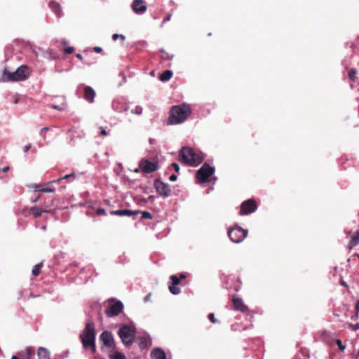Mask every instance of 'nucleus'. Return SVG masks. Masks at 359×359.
<instances>
[{"instance_id": "nucleus-1", "label": "nucleus", "mask_w": 359, "mask_h": 359, "mask_svg": "<svg viewBox=\"0 0 359 359\" xmlns=\"http://www.w3.org/2000/svg\"><path fill=\"white\" fill-rule=\"evenodd\" d=\"M191 114V108L188 104L173 106L170 111L168 123L169 125L180 124L184 122Z\"/></svg>"}, {"instance_id": "nucleus-2", "label": "nucleus", "mask_w": 359, "mask_h": 359, "mask_svg": "<svg viewBox=\"0 0 359 359\" xmlns=\"http://www.w3.org/2000/svg\"><path fill=\"white\" fill-rule=\"evenodd\" d=\"M31 74V69L27 65H21L15 72L4 69L2 74V81L4 82H17L27 79Z\"/></svg>"}, {"instance_id": "nucleus-3", "label": "nucleus", "mask_w": 359, "mask_h": 359, "mask_svg": "<svg viewBox=\"0 0 359 359\" xmlns=\"http://www.w3.org/2000/svg\"><path fill=\"white\" fill-rule=\"evenodd\" d=\"M180 160L186 165L197 166L203 161L201 154L196 153L192 148L183 147L179 154Z\"/></svg>"}, {"instance_id": "nucleus-4", "label": "nucleus", "mask_w": 359, "mask_h": 359, "mask_svg": "<svg viewBox=\"0 0 359 359\" xmlns=\"http://www.w3.org/2000/svg\"><path fill=\"white\" fill-rule=\"evenodd\" d=\"M136 332V328L133 325H123L118 331V334L121 339L123 344L129 346L134 342V337Z\"/></svg>"}, {"instance_id": "nucleus-5", "label": "nucleus", "mask_w": 359, "mask_h": 359, "mask_svg": "<svg viewBox=\"0 0 359 359\" xmlns=\"http://www.w3.org/2000/svg\"><path fill=\"white\" fill-rule=\"evenodd\" d=\"M247 235L248 230L238 225L230 228L228 231V236L230 240L235 243L242 242L246 238Z\"/></svg>"}, {"instance_id": "nucleus-6", "label": "nucleus", "mask_w": 359, "mask_h": 359, "mask_svg": "<svg viewBox=\"0 0 359 359\" xmlns=\"http://www.w3.org/2000/svg\"><path fill=\"white\" fill-rule=\"evenodd\" d=\"M215 169L208 163H205L196 172V178L200 184L207 182L208 179L213 175Z\"/></svg>"}, {"instance_id": "nucleus-7", "label": "nucleus", "mask_w": 359, "mask_h": 359, "mask_svg": "<svg viewBox=\"0 0 359 359\" xmlns=\"http://www.w3.org/2000/svg\"><path fill=\"white\" fill-rule=\"evenodd\" d=\"M154 187L157 193L163 198H168L171 195L170 185L159 179L154 181Z\"/></svg>"}, {"instance_id": "nucleus-8", "label": "nucleus", "mask_w": 359, "mask_h": 359, "mask_svg": "<svg viewBox=\"0 0 359 359\" xmlns=\"http://www.w3.org/2000/svg\"><path fill=\"white\" fill-rule=\"evenodd\" d=\"M257 209V206L255 201L252 199H248L242 203L239 215H248L254 212Z\"/></svg>"}, {"instance_id": "nucleus-9", "label": "nucleus", "mask_w": 359, "mask_h": 359, "mask_svg": "<svg viewBox=\"0 0 359 359\" xmlns=\"http://www.w3.org/2000/svg\"><path fill=\"white\" fill-rule=\"evenodd\" d=\"M123 309V304L121 300H117L114 304L109 305L105 313L109 317H114L118 316Z\"/></svg>"}, {"instance_id": "nucleus-10", "label": "nucleus", "mask_w": 359, "mask_h": 359, "mask_svg": "<svg viewBox=\"0 0 359 359\" xmlns=\"http://www.w3.org/2000/svg\"><path fill=\"white\" fill-rule=\"evenodd\" d=\"M140 168L144 173H151L158 169V163L147 159H142L140 163Z\"/></svg>"}, {"instance_id": "nucleus-11", "label": "nucleus", "mask_w": 359, "mask_h": 359, "mask_svg": "<svg viewBox=\"0 0 359 359\" xmlns=\"http://www.w3.org/2000/svg\"><path fill=\"white\" fill-rule=\"evenodd\" d=\"M102 345L107 348H114L115 346L113 335L108 331H104L100 337Z\"/></svg>"}, {"instance_id": "nucleus-12", "label": "nucleus", "mask_w": 359, "mask_h": 359, "mask_svg": "<svg viewBox=\"0 0 359 359\" xmlns=\"http://www.w3.org/2000/svg\"><path fill=\"white\" fill-rule=\"evenodd\" d=\"M83 347L86 349L90 348V320H87L83 332L80 334Z\"/></svg>"}, {"instance_id": "nucleus-13", "label": "nucleus", "mask_w": 359, "mask_h": 359, "mask_svg": "<svg viewBox=\"0 0 359 359\" xmlns=\"http://www.w3.org/2000/svg\"><path fill=\"white\" fill-rule=\"evenodd\" d=\"M112 109L118 113L126 111L128 107L123 98H117L112 102Z\"/></svg>"}, {"instance_id": "nucleus-14", "label": "nucleus", "mask_w": 359, "mask_h": 359, "mask_svg": "<svg viewBox=\"0 0 359 359\" xmlns=\"http://www.w3.org/2000/svg\"><path fill=\"white\" fill-rule=\"evenodd\" d=\"M31 212L33 215V217L34 218H39L41 216L42 213L43 212H48V213H54L53 210H48L46 208H42L37 206H34L29 208H26L24 210V212L26 213V212Z\"/></svg>"}, {"instance_id": "nucleus-15", "label": "nucleus", "mask_w": 359, "mask_h": 359, "mask_svg": "<svg viewBox=\"0 0 359 359\" xmlns=\"http://www.w3.org/2000/svg\"><path fill=\"white\" fill-rule=\"evenodd\" d=\"M232 301L233 307L236 311H241L243 313L248 311V307L243 303V299L241 297L234 295Z\"/></svg>"}, {"instance_id": "nucleus-16", "label": "nucleus", "mask_w": 359, "mask_h": 359, "mask_svg": "<svg viewBox=\"0 0 359 359\" xmlns=\"http://www.w3.org/2000/svg\"><path fill=\"white\" fill-rule=\"evenodd\" d=\"M132 8L136 14H142L147 10V6L142 0H135L132 4Z\"/></svg>"}, {"instance_id": "nucleus-17", "label": "nucleus", "mask_w": 359, "mask_h": 359, "mask_svg": "<svg viewBox=\"0 0 359 359\" xmlns=\"http://www.w3.org/2000/svg\"><path fill=\"white\" fill-rule=\"evenodd\" d=\"M138 345L140 349L147 348L151 344V339L149 335H143L137 338Z\"/></svg>"}, {"instance_id": "nucleus-18", "label": "nucleus", "mask_w": 359, "mask_h": 359, "mask_svg": "<svg viewBox=\"0 0 359 359\" xmlns=\"http://www.w3.org/2000/svg\"><path fill=\"white\" fill-rule=\"evenodd\" d=\"M138 211H133L131 210H112L110 212L111 215H117V216H133L139 214Z\"/></svg>"}, {"instance_id": "nucleus-19", "label": "nucleus", "mask_w": 359, "mask_h": 359, "mask_svg": "<svg viewBox=\"0 0 359 359\" xmlns=\"http://www.w3.org/2000/svg\"><path fill=\"white\" fill-rule=\"evenodd\" d=\"M35 351L32 347H27L24 351L18 353L20 359H30L34 355Z\"/></svg>"}, {"instance_id": "nucleus-20", "label": "nucleus", "mask_w": 359, "mask_h": 359, "mask_svg": "<svg viewBox=\"0 0 359 359\" xmlns=\"http://www.w3.org/2000/svg\"><path fill=\"white\" fill-rule=\"evenodd\" d=\"M151 357L153 359H166V355L163 349L156 348L151 352Z\"/></svg>"}, {"instance_id": "nucleus-21", "label": "nucleus", "mask_w": 359, "mask_h": 359, "mask_svg": "<svg viewBox=\"0 0 359 359\" xmlns=\"http://www.w3.org/2000/svg\"><path fill=\"white\" fill-rule=\"evenodd\" d=\"M49 7L55 13L57 17H60L62 15V8L60 5L55 1H50L49 2Z\"/></svg>"}, {"instance_id": "nucleus-22", "label": "nucleus", "mask_w": 359, "mask_h": 359, "mask_svg": "<svg viewBox=\"0 0 359 359\" xmlns=\"http://www.w3.org/2000/svg\"><path fill=\"white\" fill-rule=\"evenodd\" d=\"M37 355L39 359H50V352L43 347L39 348Z\"/></svg>"}, {"instance_id": "nucleus-23", "label": "nucleus", "mask_w": 359, "mask_h": 359, "mask_svg": "<svg viewBox=\"0 0 359 359\" xmlns=\"http://www.w3.org/2000/svg\"><path fill=\"white\" fill-rule=\"evenodd\" d=\"M172 76V72L171 70H165L164 71L160 76V80L161 81H168Z\"/></svg>"}, {"instance_id": "nucleus-24", "label": "nucleus", "mask_w": 359, "mask_h": 359, "mask_svg": "<svg viewBox=\"0 0 359 359\" xmlns=\"http://www.w3.org/2000/svg\"><path fill=\"white\" fill-rule=\"evenodd\" d=\"M359 243V229L356 231L355 234L351 238L348 244L349 248L351 249Z\"/></svg>"}, {"instance_id": "nucleus-25", "label": "nucleus", "mask_w": 359, "mask_h": 359, "mask_svg": "<svg viewBox=\"0 0 359 359\" xmlns=\"http://www.w3.org/2000/svg\"><path fill=\"white\" fill-rule=\"evenodd\" d=\"M61 45L62 46L63 51L66 54H72L74 51V48L73 47L67 46V42L65 40L61 41Z\"/></svg>"}, {"instance_id": "nucleus-26", "label": "nucleus", "mask_w": 359, "mask_h": 359, "mask_svg": "<svg viewBox=\"0 0 359 359\" xmlns=\"http://www.w3.org/2000/svg\"><path fill=\"white\" fill-rule=\"evenodd\" d=\"M43 266V264L40 263L36 265H35L32 271V273L34 276H38L41 273V269Z\"/></svg>"}, {"instance_id": "nucleus-27", "label": "nucleus", "mask_w": 359, "mask_h": 359, "mask_svg": "<svg viewBox=\"0 0 359 359\" xmlns=\"http://www.w3.org/2000/svg\"><path fill=\"white\" fill-rule=\"evenodd\" d=\"M169 290L172 294H178L180 293V289L177 285H170L169 286Z\"/></svg>"}, {"instance_id": "nucleus-28", "label": "nucleus", "mask_w": 359, "mask_h": 359, "mask_svg": "<svg viewBox=\"0 0 359 359\" xmlns=\"http://www.w3.org/2000/svg\"><path fill=\"white\" fill-rule=\"evenodd\" d=\"M356 74L357 70L355 69H351L348 72V77L352 81H355L356 80Z\"/></svg>"}, {"instance_id": "nucleus-29", "label": "nucleus", "mask_w": 359, "mask_h": 359, "mask_svg": "<svg viewBox=\"0 0 359 359\" xmlns=\"http://www.w3.org/2000/svg\"><path fill=\"white\" fill-rule=\"evenodd\" d=\"M54 199L50 198L48 200L45 201L43 203V208H46L48 210H50V208L53 205Z\"/></svg>"}, {"instance_id": "nucleus-30", "label": "nucleus", "mask_w": 359, "mask_h": 359, "mask_svg": "<svg viewBox=\"0 0 359 359\" xmlns=\"http://www.w3.org/2000/svg\"><path fill=\"white\" fill-rule=\"evenodd\" d=\"M111 359H126L124 354L120 352H116L114 355H111Z\"/></svg>"}, {"instance_id": "nucleus-31", "label": "nucleus", "mask_w": 359, "mask_h": 359, "mask_svg": "<svg viewBox=\"0 0 359 359\" xmlns=\"http://www.w3.org/2000/svg\"><path fill=\"white\" fill-rule=\"evenodd\" d=\"M95 334L94 332L93 331V329L91 328V351H95Z\"/></svg>"}, {"instance_id": "nucleus-32", "label": "nucleus", "mask_w": 359, "mask_h": 359, "mask_svg": "<svg viewBox=\"0 0 359 359\" xmlns=\"http://www.w3.org/2000/svg\"><path fill=\"white\" fill-rule=\"evenodd\" d=\"M170 278L172 280V285H178L180 283V278L176 275H172Z\"/></svg>"}, {"instance_id": "nucleus-33", "label": "nucleus", "mask_w": 359, "mask_h": 359, "mask_svg": "<svg viewBox=\"0 0 359 359\" xmlns=\"http://www.w3.org/2000/svg\"><path fill=\"white\" fill-rule=\"evenodd\" d=\"M141 215H142V217L144 218V219H151L152 218V215L149 212H147V211H139Z\"/></svg>"}, {"instance_id": "nucleus-34", "label": "nucleus", "mask_w": 359, "mask_h": 359, "mask_svg": "<svg viewBox=\"0 0 359 359\" xmlns=\"http://www.w3.org/2000/svg\"><path fill=\"white\" fill-rule=\"evenodd\" d=\"M161 53H163V56H162V58L165 60H172L173 58V55H170L169 54L165 53L164 50L163 49H161L160 50Z\"/></svg>"}, {"instance_id": "nucleus-35", "label": "nucleus", "mask_w": 359, "mask_h": 359, "mask_svg": "<svg viewBox=\"0 0 359 359\" xmlns=\"http://www.w3.org/2000/svg\"><path fill=\"white\" fill-rule=\"evenodd\" d=\"M131 112L135 114L140 115L142 113V108L140 106H137L132 109Z\"/></svg>"}, {"instance_id": "nucleus-36", "label": "nucleus", "mask_w": 359, "mask_h": 359, "mask_svg": "<svg viewBox=\"0 0 359 359\" xmlns=\"http://www.w3.org/2000/svg\"><path fill=\"white\" fill-rule=\"evenodd\" d=\"M118 38H121L122 39V41H123V43H124L125 40H126V37L123 34H114L112 35V39L114 41H116Z\"/></svg>"}, {"instance_id": "nucleus-37", "label": "nucleus", "mask_w": 359, "mask_h": 359, "mask_svg": "<svg viewBox=\"0 0 359 359\" xmlns=\"http://www.w3.org/2000/svg\"><path fill=\"white\" fill-rule=\"evenodd\" d=\"M84 90V97L87 100H90V87L85 86L83 88Z\"/></svg>"}, {"instance_id": "nucleus-38", "label": "nucleus", "mask_w": 359, "mask_h": 359, "mask_svg": "<svg viewBox=\"0 0 359 359\" xmlns=\"http://www.w3.org/2000/svg\"><path fill=\"white\" fill-rule=\"evenodd\" d=\"M36 191L45 192V193H52L55 190H54V189H52V188H43V189H36Z\"/></svg>"}, {"instance_id": "nucleus-39", "label": "nucleus", "mask_w": 359, "mask_h": 359, "mask_svg": "<svg viewBox=\"0 0 359 359\" xmlns=\"http://www.w3.org/2000/svg\"><path fill=\"white\" fill-rule=\"evenodd\" d=\"M336 343L341 351H344L346 348V346L343 345L342 341L340 339H337Z\"/></svg>"}, {"instance_id": "nucleus-40", "label": "nucleus", "mask_w": 359, "mask_h": 359, "mask_svg": "<svg viewBox=\"0 0 359 359\" xmlns=\"http://www.w3.org/2000/svg\"><path fill=\"white\" fill-rule=\"evenodd\" d=\"M70 177H74V174L72 173V174L67 175L64 176L63 177H62V178H60V179H59L57 180L53 181L52 182H57L60 180H66V179H68V178H70Z\"/></svg>"}, {"instance_id": "nucleus-41", "label": "nucleus", "mask_w": 359, "mask_h": 359, "mask_svg": "<svg viewBox=\"0 0 359 359\" xmlns=\"http://www.w3.org/2000/svg\"><path fill=\"white\" fill-rule=\"evenodd\" d=\"M208 318L209 320L212 323H216L217 322V319L215 318V315L214 313H211L208 315Z\"/></svg>"}, {"instance_id": "nucleus-42", "label": "nucleus", "mask_w": 359, "mask_h": 359, "mask_svg": "<svg viewBox=\"0 0 359 359\" xmlns=\"http://www.w3.org/2000/svg\"><path fill=\"white\" fill-rule=\"evenodd\" d=\"M96 213L98 215H106V210L104 208H98L96 210Z\"/></svg>"}, {"instance_id": "nucleus-43", "label": "nucleus", "mask_w": 359, "mask_h": 359, "mask_svg": "<svg viewBox=\"0 0 359 359\" xmlns=\"http://www.w3.org/2000/svg\"><path fill=\"white\" fill-rule=\"evenodd\" d=\"M171 166L174 168V170H175V172H178L180 171V165H178V163H172L171 164Z\"/></svg>"}, {"instance_id": "nucleus-44", "label": "nucleus", "mask_w": 359, "mask_h": 359, "mask_svg": "<svg viewBox=\"0 0 359 359\" xmlns=\"http://www.w3.org/2000/svg\"><path fill=\"white\" fill-rule=\"evenodd\" d=\"M349 326L355 331L359 330V323H356V324H349Z\"/></svg>"}, {"instance_id": "nucleus-45", "label": "nucleus", "mask_w": 359, "mask_h": 359, "mask_svg": "<svg viewBox=\"0 0 359 359\" xmlns=\"http://www.w3.org/2000/svg\"><path fill=\"white\" fill-rule=\"evenodd\" d=\"M177 179V176L175 174H172L170 176L169 180L171 182H175Z\"/></svg>"}, {"instance_id": "nucleus-46", "label": "nucleus", "mask_w": 359, "mask_h": 359, "mask_svg": "<svg viewBox=\"0 0 359 359\" xmlns=\"http://www.w3.org/2000/svg\"><path fill=\"white\" fill-rule=\"evenodd\" d=\"M100 134L102 135H104V136L107 135V131H106L104 128L100 127Z\"/></svg>"}, {"instance_id": "nucleus-47", "label": "nucleus", "mask_w": 359, "mask_h": 359, "mask_svg": "<svg viewBox=\"0 0 359 359\" xmlns=\"http://www.w3.org/2000/svg\"><path fill=\"white\" fill-rule=\"evenodd\" d=\"M93 50L95 52L97 53H100L102 51V49L101 47H99V46H95L93 48Z\"/></svg>"}, {"instance_id": "nucleus-48", "label": "nucleus", "mask_w": 359, "mask_h": 359, "mask_svg": "<svg viewBox=\"0 0 359 359\" xmlns=\"http://www.w3.org/2000/svg\"><path fill=\"white\" fill-rule=\"evenodd\" d=\"M95 96V91L91 88V103L93 102Z\"/></svg>"}, {"instance_id": "nucleus-49", "label": "nucleus", "mask_w": 359, "mask_h": 359, "mask_svg": "<svg viewBox=\"0 0 359 359\" xmlns=\"http://www.w3.org/2000/svg\"><path fill=\"white\" fill-rule=\"evenodd\" d=\"M32 145L30 144L26 145L24 148V151L26 153L31 149Z\"/></svg>"}, {"instance_id": "nucleus-50", "label": "nucleus", "mask_w": 359, "mask_h": 359, "mask_svg": "<svg viewBox=\"0 0 359 359\" xmlns=\"http://www.w3.org/2000/svg\"><path fill=\"white\" fill-rule=\"evenodd\" d=\"M355 309L357 313H359V299L355 303Z\"/></svg>"}, {"instance_id": "nucleus-51", "label": "nucleus", "mask_w": 359, "mask_h": 359, "mask_svg": "<svg viewBox=\"0 0 359 359\" xmlns=\"http://www.w3.org/2000/svg\"><path fill=\"white\" fill-rule=\"evenodd\" d=\"M49 128L48 127H44L41 130V134H43V133L45 132H47L49 130Z\"/></svg>"}, {"instance_id": "nucleus-52", "label": "nucleus", "mask_w": 359, "mask_h": 359, "mask_svg": "<svg viewBox=\"0 0 359 359\" xmlns=\"http://www.w3.org/2000/svg\"><path fill=\"white\" fill-rule=\"evenodd\" d=\"M171 18V14L168 15L166 18H165L163 20V24L165 23L167 21H169Z\"/></svg>"}, {"instance_id": "nucleus-53", "label": "nucleus", "mask_w": 359, "mask_h": 359, "mask_svg": "<svg viewBox=\"0 0 359 359\" xmlns=\"http://www.w3.org/2000/svg\"><path fill=\"white\" fill-rule=\"evenodd\" d=\"M340 283H341V285H343V286H344V287H348V284L346 283V281H344V280H341L340 281Z\"/></svg>"}, {"instance_id": "nucleus-54", "label": "nucleus", "mask_w": 359, "mask_h": 359, "mask_svg": "<svg viewBox=\"0 0 359 359\" xmlns=\"http://www.w3.org/2000/svg\"><path fill=\"white\" fill-rule=\"evenodd\" d=\"M150 297H151V294H147L145 297H144V302H149L150 300Z\"/></svg>"}, {"instance_id": "nucleus-55", "label": "nucleus", "mask_w": 359, "mask_h": 359, "mask_svg": "<svg viewBox=\"0 0 359 359\" xmlns=\"http://www.w3.org/2000/svg\"><path fill=\"white\" fill-rule=\"evenodd\" d=\"M8 170H9V167L6 166V167L3 168L1 169V171L4 172H8Z\"/></svg>"}, {"instance_id": "nucleus-56", "label": "nucleus", "mask_w": 359, "mask_h": 359, "mask_svg": "<svg viewBox=\"0 0 359 359\" xmlns=\"http://www.w3.org/2000/svg\"><path fill=\"white\" fill-rule=\"evenodd\" d=\"M43 189V188L41 187V185H38V184H35V185H34V191H36V189Z\"/></svg>"}, {"instance_id": "nucleus-57", "label": "nucleus", "mask_w": 359, "mask_h": 359, "mask_svg": "<svg viewBox=\"0 0 359 359\" xmlns=\"http://www.w3.org/2000/svg\"><path fill=\"white\" fill-rule=\"evenodd\" d=\"M40 198H41V195H39L35 199H34L32 201V203H36L39 200Z\"/></svg>"}, {"instance_id": "nucleus-58", "label": "nucleus", "mask_w": 359, "mask_h": 359, "mask_svg": "<svg viewBox=\"0 0 359 359\" xmlns=\"http://www.w3.org/2000/svg\"><path fill=\"white\" fill-rule=\"evenodd\" d=\"M185 278H186V276H185L184 273H181V274L180 275V277H179V278H180V280H181L182 279Z\"/></svg>"}, {"instance_id": "nucleus-59", "label": "nucleus", "mask_w": 359, "mask_h": 359, "mask_svg": "<svg viewBox=\"0 0 359 359\" xmlns=\"http://www.w3.org/2000/svg\"><path fill=\"white\" fill-rule=\"evenodd\" d=\"M211 181H212V184H215L217 181V177H212Z\"/></svg>"}, {"instance_id": "nucleus-60", "label": "nucleus", "mask_w": 359, "mask_h": 359, "mask_svg": "<svg viewBox=\"0 0 359 359\" xmlns=\"http://www.w3.org/2000/svg\"><path fill=\"white\" fill-rule=\"evenodd\" d=\"M53 108L55 109H58V110H63L64 108H60L57 105H54L53 106Z\"/></svg>"}, {"instance_id": "nucleus-61", "label": "nucleus", "mask_w": 359, "mask_h": 359, "mask_svg": "<svg viewBox=\"0 0 359 359\" xmlns=\"http://www.w3.org/2000/svg\"><path fill=\"white\" fill-rule=\"evenodd\" d=\"M148 198H149V201H154V198H155V196H149Z\"/></svg>"}, {"instance_id": "nucleus-62", "label": "nucleus", "mask_w": 359, "mask_h": 359, "mask_svg": "<svg viewBox=\"0 0 359 359\" xmlns=\"http://www.w3.org/2000/svg\"><path fill=\"white\" fill-rule=\"evenodd\" d=\"M11 359H20L19 356L13 355L12 356Z\"/></svg>"}, {"instance_id": "nucleus-63", "label": "nucleus", "mask_w": 359, "mask_h": 359, "mask_svg": "<svg viewBox=\"0 0 359 359\" xmlns=\"http://www.w3.org/2000/svg\"><path fill=\"white\" fill-rule=\"evenodd\" d=\"M76 57H77L78 58H79L80 60H81V59H82V56H81V54H77V55H76Z\"/></svg>"}, {"instance_id": "nucleus-64", "label": "nucleus", "mask_w": 359, "mask_h": 359, "mask_svg": "<svg viewBox=\"0 0 359 359\" xmlns=\"http://www.w3.org/2000/svg\"><path fill=\"white\" fill-rule=\"evenodd\" d=\"M41 229H42L43 230H46V226H45V225L42 226H41Z\"/></svg>"}]
</instances>
